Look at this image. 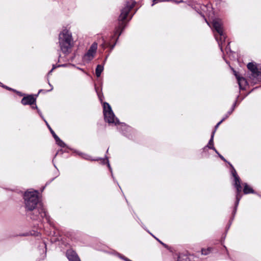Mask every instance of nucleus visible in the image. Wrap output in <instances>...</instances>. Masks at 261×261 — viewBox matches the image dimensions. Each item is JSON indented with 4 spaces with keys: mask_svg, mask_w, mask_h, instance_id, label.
<instances>
[{
    "mask_svg": "<svg viewBox=\"0 0 261 261\" xmlns=\"http://www.w3.org/2000/svg\"><path fill=\"white\" fill-rule=\"evenodd\" d=\"M24 206L27 212H30L28 215L33 220H40L45 218L50 223L49 216H47L42 204L39 202L37 191L25 192L24 196Z\"/></svg>",
    "mask_w": 261,
    "mask_h": 261,
    "instance_id": "1",
    "label": "nucleus"
},
{
    "mask_svg": "<svg viewBox=\"0 0 261 261\" xmlns=\"http://www.w3.org/2000/svg\"><path fill=\"white\" fill-rule=\"evenodd\" d=\"M59 43L61 51L64 54L69 52L73 46L72 35L66 29L63 30L59 35Z\"/></svg>",
    "mask_w": 261,
    "mask_h": 261,
    "instance_id": "2",
    "label": "nucleus"
},
{
    "mask_svg": "<svg viewBox=\"0 0 261 261\" xmlns=\"http://www.w3.org/2000/svg\"><path fill=\"white\" fill-rule=\"evenodd\" d=\"M135 4L136 3L134 1L128 2L125 7L121 10V14L118 18L119 24L116 28L115 31V35H117L119 37L121 35L125 26L124 20L127 18L130 10L135 6Z\"/></svg>",
    "mask_w": 261,
    "mask_h": 261,
    "instance_id": "3",
    "label": "nucleus"
},
{
    "mask_svg": "<svg viewBox=\"0 0 261 261\" xmlns=\"http://www.w3.org/2000/svg\"><path fill=\"white\" fill-rule=\"evenodd\" d=\"M213 29H214L216 32V34H214L215 39L217 41L218 45L222 50V45L223 43L225 42L226 35L223 32L222 23L220 19H213Z\"/></svg>",
    "mask_w": 261,
    "mask_h": 261,
    "instance_id": "4",
    "label": "nucleus"
},
{
    "mask_svg": "<svg viewBox=\"0 0 261 261\" xmlns=\"http://www.w3.org/2000/svg\"><path fill=\"white\" fill-rule=\"evenodd\" d=\"M103 107L105 120L109 123H114L115 124H118L119 121L117 118H115V115L110 105L107 102H104Z\"/></svg>",
    "mask_w": 261,
    "mask_h": 261,
    "instance_id": "5",
    "label": "nucleus"
},
{
    "mask_svg": "<svg viewBox=\"0 0 261 261\" xmlns=\"http://www.w3.org/2000/svg\"><path fill=\"white\" fill-rule=\"evenodd\" d=\"M248 69L251 72V75L257 80H261V66L253 62L247 64Z\"/></svg>",
    "mask_w": 261,
    "mask_h": 261,
    "instance_id": "6",
    "label": "nucleus"
},
{
    "mask_svg": "<svg viewBox=\"0 0 261 261\" xmlns=\"http://www.w3.org/2000/svg\"><path fill=\"white\" fill-rule=\"evenodd\" d=\"M97 48V44L93 43L87 53L85 55L84 59L85 61H90L93 59Z\"/></svg>",
    "mask_w": 261,
    "mask_h": 261,
    "instance_id": "7",
    "label": "nucleus"
},
{
    "mask_svg": "<svg viewBox=\"0 0 261 261\" xmlns=\"http://www.w3.org/2000/svg\"><path fill=\"white\" fill-rule=\"evenodd\" d=\"M233 175L234 177V179H235V187L237 189V196H236V205H237L239 203V200H240V198H241V196H240V192H241V190H242V187H241V182H240V178L239 177H238V176H237V174H236V172L234 171V173H233Z\"/></svg>",
    "mask_w": 261,
    "mask_h": 261,
    "instance_id": "8",
    "label": "nucleus"
},
{
    "mask_svg": "<svg viewBox=\"0 0 261 261\" xmlns=\"http://www.w3.org/2000/svg\"><path fill=\"white\" fill-rule=\"evenodd\" d=\"M66 256L69 261H81L76 253L72 250L67 251Z\"/></svg>",
    "mask_w": 261,
    "mask_h": 261,
    "instance_id": "9",
    "label": "nucleus"
},
{
    "mask_svg": "<svg viewBox=\"0 0 261 261\" xmlns=\"http://www.w3.org/2000/svg\"><path fill=\"white\" fill-rule=\"evenodd\" d=\"M36 101V98L32 95H29L28 96L24 97L21 99V103L23 105L33 104Z\"/></svg>",
    "mask_w": 261,
    "mask_h": 261,
    "instance_id": "10",
    "label": "nucleus"
},
{
    "mask_svg": "<svg viewBox=\"0 0 261 261\" xmlns=\"http://www.w3.org/2000/svg\"><path fill=\"white\" fill-rule=\"evenodd\" d=\"M103 70V66L101 65H98L96 67V70H95V73L97 77H99L100 76V74L101 72H102Z\"/></svg>",
    "mask_w": 261,
    "mask_h": 261,
    "instance_id": "11",
    "label": "nucleus"
},
{
    "mask_svg": "<svg viewBox=\"0 0 261 261\" xmlns=\"http://www.w3.org/2000/svg\"><path fill=\"white\" fill-rule=\"evenodd\" d=\"M244 193L245 194H248V193H253L254 192L253 190L248 186L247 184H245L244 185V188L243 190Z\"/></svg>",
    "mask_w": 261,
    "mask_h": 261,
    "instance_id": "12",
    "label": "nucleus"
},
{
    "mask_svg": "<svg viewBox=\"0 0 261 261\" xmlns=\"http://www.w3.org/2000/svg\"><path fill=\"white\" fill-rule=\"evenodd\" d=\"M55 140L56 143L60 146L62 147H64L65 146V144L59 138L58 136H56Z\"/></svg>",
    "mask_w": 261,
    "mask_h": 261,
    "instance_id": "13",
    "label": "nucleus"
},
{
    "mask_svg": "<svg viewBox=\"0 0 261 261\" xmlns=\"http://www.w3.org/2000/svg\"><path fill=\"white\" fill-rule=\"evenodd\" d=\"M212 135H211V138L209 140L208 145L204 147L203 148V151L205 152L206 150H207L208 149H211L212 148Z\"/></svg>",
    "mask_w": 261,
    "mask_h": 261,
    "instance_id": "14",
    "label": "nucleus"
},
{
    "mask_svg": "<svg viewBox=\"0 0 261 261\" xmlns=\"http://www.w3.org/2000/svg\"><path fill=\"white\" fill-rule=\"evenodd\" d=\"M101 46H102V47L103 48H106V47H107L110 46L111 47V49L112 50L114 47L115 44L112 45H111L110 43L105 42L104 43H103L101 44Z\"/></svg>",
    "mask_w": 261,
    "mask_h": 261,
    "instance_id": "15",
    "label": "nucleus"
},
{
    "mask_svg": "<svg viewBox=\"0 0 261 261\" xmlns=\"http://www.w3.org/2000/svg\"><path fill=\"white\" fill-rule=\"evenodd\" d=\"M211 248H208L206 249H201V253H202V254L207 255L211 252Z\"/></svg>",
    "mask_w": 261,
    "mask_h": 261,
    "instance_id": "16",
    "label": "nucleus"
},
{
    "mask_svg": "<svg viewBox=\"0 0 261 261\" xmlns=\"http://www.w3.org/2000/svg\"><path fill=\"white\" fill-rule=\"evenodd\" d=\"M237 80H238V84H239L240 87L241 88V87H242V85H241L242 83L245 82V79L243 77H241L237 76Z\"/></svg>",
    "mask_w": 261,
    "mask_h": 261,
    "instance_id": "17",
    "label": "nucleus"
},
{
    "mask_svg": "<svg viewBox=\"0 0 261 261\" xmlns=\"http://www.w3.org/2000/svg\"><path fill=\"white\" fill-rule=\"evenodd\" d=\"M81 155L83 158L86 160H90V156L88 154L82 153L81 154Z\"/></svg>",
    "mask_w": 261,
    "mask_h": 261,
    "instance_id": "18",
    "label": "nucleus"
},
{
    "mask_svg": "<svg viewBox=\"0 0 261 261\" xmlns=\"http://www.w3.org/2000/svg\"><path fill=\"white\" fill-rule=\"evenodd\" d=\"M163 1V0H152V3L151 4V6H153L155 4Z\"/></svg>",
    "mask_w": 261,
    "mask_h": 261,
    "instance_id": "19",
    "label": "nucleus"
},
{
    "mask_svg": "<svg viewBox=\"0 0 261 261\" xmlns=\"http://www.w3.org/2000/svg\"><path fill=\"white\" fill-rule=\"evenodd\" d=\"M49 130L50 131V133L53 135L54 139H56V136H58L55 134V133L54 132V130L51 128H49Z\"/></svg>",
    "mask_w": 261,
    "mask_h": 261,
    "instance_id": "20",
    "label": "nucleus"
},
{
    "mask_svg": "<svg viewBox=\"0 0 261 261\" xmlns=\"http://www.w3.org/2000/svg\"><path fill=\"white\" fill-rule=\"evenodd\" d=\"M155 239L163 246H164L165 247H167V245L164 244V243H163L162 242H161V241H160L159 239H158L157 238H155Z\"/></svg>",
    "mask_w": 261,
    "mask_h": 261,
    "instance_id": "21",
    "label": "nucleus"
},
{
    "mask_svg": "<svg viewBox=\"0 0 261 261\" xmlns=\"http://www.w3.org/2000/svg\"><path fill=\"white\" fill-rule=\"evenodd\" d=\"M225 118H223L218 123V124L216 125V126H215L216 128H217L218 126L222 123V122L225 119Z\"/></svg>",
    "mask_w": 261,
    "mask_h": 261,
    "instance_id": "22",
    "label": "nucleus"
},
{
    "mask_svg": "<svg viewBox=\"0 0 261 261\" xmlns=\"http://www.w3.org/2000/svg\"><path fill=\"white\" fill-rule=\"evenodd\" d=\"M205 21L206 22V23L210 26V27L211 28L212 27H211V22L208 21L206 18H205Z\"/></svg>",
    "mask_w": 261,
    "mask_h": 261,
    "instance_id": "23",
    "label": "nucleus"
},
{
    "mask_svg": "<svg viewBox=\"0 0 261 261\" xmlns=\"http://www.w3.org/2000/svg\"><path fill=\"white\" fill-rule=\"evenodd\" d=\"M56 68V67L54 65H53V67L52 68V69H51V70L49 71V73H50V72H51L53 71V70L54 69H55V68Z\"/></svg>",
    "mask_w": 261,
    "mask_h": 261,
    "instance_id": "24",
    "label": "nucleus"
},
{
    "mask_svg": "<svg viewBox=\"0 0 261 261\" xmlns=\"http://www.w3.org/2000/svg\"><path fill=\"white\" fill-rule=\"evenodd\" d=\"M219 156L220 157V158L223 160V161H226L225 159L224 158V157L223 156H222L221 155L219 154Z\"/></svg>",
    "mask_w": 261,
    "mask_h": 261,
    "instance_id": "25",
    "label": "nucleus"
},
{
    "mask_svg": "<svg viewBox=\"0 0 261 261\" xmlns=\"http://www.w3.org/2000/svg\"><path fill=\"white\" fill-rule=\"evenodd\" d=\"M32 109H37V106H32Z\"/></svg>",
    "mask_w": 261,
    "mask_h": 261,
    "instance_id": "26",
    "label": "nucleus"
},
{
    "mask_svg": "<svg viewBox=\"0 0 261 261\" xmlns=\"http://www.w3.org/2000/svg\"><path fill=\"white\" fill-rule=\"evenodd\" d=\"M46 124H47V126H48V128H49H49H51V127L49 126V125L47 123H46Z\"/></svg>",
    "mask_w": 261,
    "mask_h": 261,
    "instance_id": "27",
    "label": "nucleus"
},
{
    "mask_svg": "<svg viewBox=\"0 0 261 261\" xmlns=\"http://www.w3.org/2000/svg\"><path fill=\"white\" fill-rule=\"evenodd\" d=\"M6 88H7V89H9V90H11V88H9L7 87H6Z\"/></svg>",
    "mask_w": 261,
    "mask_h": 261,
    "instance_id": "28",
    "label": "nucleus"
},
{
    "mask_svg": "<svg viewBox=\"0 0 261 261\" xmlns=\"http://www.w3.org/2000/svg\"><path fill=\"white\" fill-rule=\"evenodd\" d=\"M108 166H109V167L110 168V164H108Z\"/></svg>",
    "mask_w": 261,
    "mask_h": 261,
    "instance_id": "29",
    "label": "nucleus"
},
{
    "mask_svg": "<svg viewBox=\"0 0 261 261\" xmlns=\"http://www.w3.org/2000/svg\"><path fill=\"white\" fill-rule=\"evenodd\" d=\"M177 261H180V260L179 259L177 260Z\"/></svg>",
    "mask_w": 261,
    "mask_h": 261,
    "instance_id": "30",
    "label": "nucleus"
}]
</instances>
